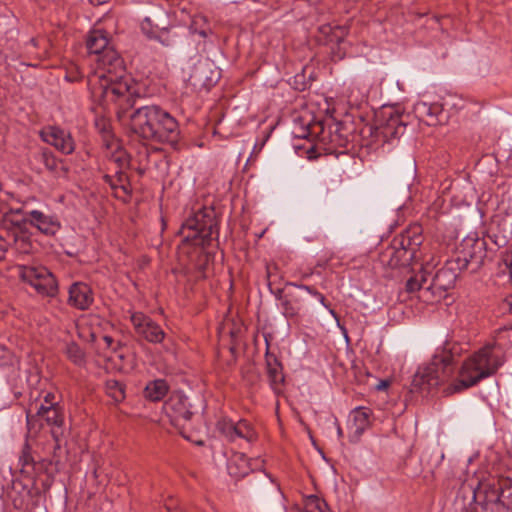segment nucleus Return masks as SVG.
I'll use <instances>...</instances> for the list:
<instances>
[{
    "label": "nucleus",
    "mask_w": 512,
    "mask_h": 512,
    "mask_svg": "<svg viewBox=\"0 0 512 512\" xmlns=\"http://www.w3.org/2000/svg\"><path fill=\"white\" fill-rule=\"evenodd\" d=\"M421 242V236L416 230H408L394 237L391 244L381 252L380 262L390 268L408 265L416 258Z\"/></svg>",
    "instance_id": "obj_7"
},
{
    "label": "nucleus",
    "mask_w": 512,
    "mask_h": 512,
    "mask_svg": "<svg viewBox=\"0 0 512 512\" xmlns=\"http://www.w3.org/2000/svg\"><path fill=\"white\" fill-rule=\"evenodd\" d=\"M31 210H26L25 208H12L10 209L11 214L22 215V218H25V213L30 212Z\"/></svg>",
    "instance_id": "obj_40"
},
{
    "label": "nucleus",
    "mask_w": 512,
    "mask_h": 512,
    "mask_svg": "<svg viewBox=\"0 0 512 512\" xmlns=\"http://www.w3.org/2000/svg\"><path fill=\"white\" fill-rule=\"evenodd\" d=\"M19 462L21 464L22 470L29 466H33L34 464L33 457L30 453V447L27 443L23 447L22 453L19 457Z\"/></svg>",
    "instance_id": "obj_37"
},
{
    "label": "nucleus",
    "mask_w": 512,
    "mask_h": 512,
    "mask_svg": "<svg viewBox=\"0 0 512 512\" xmlns=\"http://www.w3.org/2000/svg\"><path fill=\"white\" fill-rule=\"evenodd\" d=\"M20 278L43 297H55L58 283L54 275L44 266H20Z\"/></svg>",
    "instance_id": "obj_8"
},
{
    "label": "nucleus",
    "mask_w": 512,
    "mask_h": 512,
    "mask_svg": "<svg viewBox=\"0 0 512 512\" xmlns=\"http://www.w3.org/2000/svg\"><path fill=\"white\" fill-rule=\"evenodd\" d=\"M13 241L12 242H3L0 240V260L4 257V253L7 250V247H14L17 251L27 252L30 247V242L28 238L24 235H16L12 234Z\"/></svg>",
    "instance_id": "obj_29"
},
{
    "label": "nucleus",
    "mask_w": 512,
    "mask_h": 512,
    "mask_svg": "<svg viewBox=\"0 0 512 512\" xmlns=\"http://www.w3.org/2000/svg\"><path fill=\"white\" fill-rule=\"evenodd\" d=\"M328 505L325 500L316 495H310L305 499L304 512H326Z\"/></svg>",
    "instance_id": "obj_34"
},
{
    "label": "nucleus",
    "mask_w": 512,
    "mask_h": 512,
    "mask_svg": "<svg viewBox=\"0 0 512 512\" xmlns=\"http://www.w3.org/2000/svg\"><path fill=\"white\" fill-rule=\"evenodd\" d=\"M303 307V298L296 291H287L281 303L282 313L286 318L297 316Z\"/></svg>",
    "instance_id": "obj_23"
},
{
    "label": "nucleus",
    "mask_w": 512,
    "mask_h": 512,
    "mask_svg": "<svg viewBox=\"0 0 512 512\" xmlns=\"http://www.w3.org/2000/svg\"><path fill=\"white\" fill-rule=\"evenodd\" d=\"M36 415L45 418L47 424L52 426V437L59 444L60 437L63 435L62 425L64 422L59 406L56 403H51V405L41 404L37 409Z\"/></svg>",
    "instance_id": "obj_17"
},
{
    "label": "nucleus",
    "mask_w": 512,
    "mask_h": 512,
    "mask_svg": "<svg viewBox=\"0 0 512 512\" xmlns=\"http://www.w3.org/2000/svg\"><path fill=\"white\" fill-rule=\"evenodd\" d=\"M503 363V358L495 352V344H487L463 362L458 379L447 388V391L456 393L471 388L496 374Z\"/></svg>",
    "instance_id": "obj_3"
},
{
    "label": "nucleus",
    "mask_w": 512,
    "mask_h": 512,
    "mask_svg": "<svg viewBox=\"0 0 512 512\" xmlns=\"http://www.w3.org/2000/svg\"><path fill=\"white\" fill-rule=\"evenodd\" d=\"M86 47L96 63L94 72L88 76L92 96L103 104L114 103L123 110L133 107L135 99L141 97L139 84L127 74L123 59L110 45L108 33L102 29L91 30Z\"/></svg>",
    "instance_id": "obj_1"
},
{
    "label": "nucleus",
    "mask_w": 512,
    "mask_h": 512,
    "mask_svg": "<svg viewBox=\"0 0 512 512\" xmlns=\"http://www.w3.org/2000/svg\"><path fill=\"white\" fill-rule=\"evenodd\" d=\"M150 24V19L149 18H145L143 20V22L141 23V28L144 32H146V29H147V25Z\"/></svg>",
    "instance_id": "obj_44"
},
{
    "label": "nucleus",
    "mask_w": 512,
    "mask_h": 512,
    "mask_svg": "<svg viewBox=\"0 0 512 512\" xmlns=\"http://www.w3.org/2000/svg\"><path fill=\"white\" fill-rule=\"evenodd\" d=\"M16 224H29L48 236L55 235L61 228V224L57 216L53 214H46L43 211L36 209L25 213V218L17 221Z\"/></svg>",
    "instance_id": "obj_13"
},
{
    "label": "nucleus",
    "mask_w": 512,
    "mask_h": 512,
    "mask_svg": "<svg viewBox=\"0 0 512 512\" xmlns=\"http://www.w3.org/2000/svg\"><path fill=\"white\" fill-rule=\"evenodd\" d=\"M31 157L32 163L38 166L39 171L42 170L41 166L50 172H56L58 169V159L48 148H40L34 151Z\"/></svg>",
    "instance_id": "obj_22"
},
{
    "label": "nucleus",
    "mask_w": 512,
    "mask_h": 512,
    "mask_svg": "<svg viewBox=\"0 0 512 512\" xmlns=\"http://www.w3.org/2000/svg\"><path fill=\"white\" fill-rule=\"evenodd\" d=\"M217 226L214 210L203 208L185 220L180 233L185 242L205 247L210 244L214 234L218 237Z\"/></svg>",
    "instance_id": "obj_6"
},
{
    "label": "nucleus",
    "mask_w": 512,
    "mask_h": 512,
    "mask_svg": "<svg viewBox=\"0 0 512 512\" xmlns=\"http://www.w3.org/2000/svg\"><path fill=\"white\" fill-rule=\"evenodd\" d=\"M65 354L67 358L77 366H84L86 363L85 353L75 342L66 345Z\"/></svg>",
    "instance_id": "obj_30"
},
{
    "label": "nucleus",
    "mask_w": 512,
    "mask_h": 512,
    "mask_svg": "<svg viewBox=\"0 0 512 512\" xmlns=\"http://www.w3.org/2000/svg\"><path fill=\"white\" fill-rule=\"evenodd\" d=\"M500 265H504L506 269L512 268V250H505L500 256Z\"/></svg>",
    "instance_id": "obj_38"
},
{
    "label": "nucleus",
    "mask_w": 512,
    "mask_h": 512,
    "mask_svg": "<svg viewBox=\"0 0 512 512\" xmlns=\"http://www.w3.org/2000/svg\"><path fill=\"white\" fill-rule=\"evenodd\" d=\"M112 160L118 164L120 170H122L128 164L127 158L123 152H119L117 155H114Z\"/></svg>",
    "instance_id": "obj_39"
},
{
    "label": "nucleus",
    "mask_w": 512,
    "mask_h": 512,
    "mask_svg": "<svg viewBox=\"0 0 512 512\" xmlns=\"http://www.w3.org/2000/svg\"><path fill=\"white\" fill-rule=\"evenodd\" d=\"M130 129L138 137L157 143L177 145L180 138L178 121L158 105H144L129 116Z\"/></svg>",
    "instance_id": "obj_2"
},
{
    "label": "nucleus",
    "mask_w": 512,
    "mask_h": 512,
    "mask_svg": "<svg viewBox=\"0 0 512 512\" xmlns=\"http://www.w3.org/2000/svg\"><path fill=\"white\" fill-rule=\"evenodd\" d=\"M473 499L490 503L491 512H512V479H485L473 489Z\"/></svg>",
    "instance_id": "obj_5"
},
{
    "label": "nucleus",
    "mask_w": 512,
    "mask_h": 512,
    "mask_svg": "<svg viewBox=\"0 0 512 512\" xmlns=\"http://www.w3.org/2000/svg\"><path fill=\"white\" fill-rule=\"evenodd\" d=\"M417 117L428 126H435L439 123L438 115L442 108L437 103L417 102L414 106Z\"/></svg>",
    "instance_id": "obj_21"
},
{
    "label": "nucleus",
    "mask_w": 512,
    "mask_h": 512,
    "mask_svg": "<svg viewBox=\"0 0 512 512\" xmlns=\"http://www.w3.org/2000/svg\"><path fill=\"white\" fill-rule=\"evenodd\" d=\"M259 461L249 460L244 453L235 452L231 455L227 463V470L230 476L239 479L245 477L253 470L252 463L257 464Z\"/></svg>",
    "instance_id": "obj_19"
},
{
    "label": "nucleus",
    "mask_w": 512,
    "mask_h": 512,
    "mask_svg": "<svg viewBox=\"0 0 512 512\" xmlns=\"http://www.w3.org/2000/svg\"><path fill=\"white\" fill-rule=\"evenodd\" d=\"M68 304L78 310H87L94 302L91 287L84 282H74L68 290Z\"/></svg>",
    "instance_id": "obj_16"
},
{
    "label": "nucleus",
    "mask_w": 512,
    "mask_h": 512,
    "mask_svg": "<svg viewBox=\"0 0 512 512\" xmlns=\"http://www.w3.org/2000/svg\"><path fill=\"white\" fill-rule=\"evenodd\" d=\"M168 389L169 387L165 380L156 379L146 385L144 395L147 399L156 402L166 396Z\"/></svg>",
    "instance_id": "obj_26"
},
{
    "label": "nucleus",
    "mask_w": 512,
    "mask_h": 512,
    "mask_svg": "<svg viewBox=\"0 0 512 512\" xmlns=\"http://www.w3.org/2000/svg\"><path fill=\"white\" fill-rule=\"evenodd\" d=\"M219 73L212 71L209 63H198L189 76V83L195 89H210L218 80Z\"/></svg>",
    "instance_id": "obj_18"
},
{
    "label": "nucleus",
    "mask_w": 512,
    "mask_h": 512,
    "mask_svg": "<svg viewBox=\"0 0 512 512\" xmlns=\"http://www.w3.org/2000/svg\"><path fill=\"white\" fill-rule=\"evenodd\" d=\"M271 292L274 294L275 298L279 300L281 303H283V297L285 295L284 290L281 288L276 289L275 291L271 290Z\"/></svg>",
    "instance_id": "obj_41"
},
{
    "label": "nucleus",
    "mask_w": 512,
    "mask_h": 512,
    "mask_svg": "<svg viewBox=\"0 0 512 512\" xmlns=\"http://www.w3.org/2000/svg\"><path fill=\"white\" fill-rule=\"evenodd\" d=\"M163 410L170 423L179 430L185 439L189 440V436L185 434V429L192 418L193 412L190 410L188 398L181 392H174L164 403Z\"/></svg>",
    "instance_id": "obj_10"
},
{
    "label": "nucleus",
    "mask_w": 512,
    "mask_h": 512,
    "mask_svg": "<svg viewBox=\"0 0 512 512\" xmlns=\"http://www.w3.org/2000/svg\"><path fill=\"white\" fill-rule=\"evenodd\" d=\"M104 179L106 183L110 185L112 189H121L124 193H129L128 177L122 170H117L115 176L105 175Z\"/></svg>",
    "instance_id": "obj_32"
},
{
    "label": "nucleus",
    "mask_w": 512,
    "mask_h": 512,
    "mask_svg": "<svg viewBox=\"0 0 512 512\" xmlns=\"http://www.w3.org/2000/svg\"><path fill=\"white\" fill-rule=\"evenodd\" d=\"M299 137H306V134L303 133V134L299 135Z\"/></svg>",
    "instance_id": "obj_50"
},
{
    "label": "nucleus",
    "mask_w": 512,
    "mask_h": 512,
    "mask_svg": "<svg viewBox=\"0 0 512 512\" xmlns=\"http://www.w3.org/2000/svg\"><path fill=\"white\" fill-rule=\"evenodd\" d=\"M31 418H32V417H31L29 414H27V422H28V424H30V422H31Z\"/></svg>",
    "instance_id": "obj_48"
},
{
    "label": "nucleus",
    "mask_w": 512,
    "mask_h": 512,
    "mask_svg": "<svg viewBox=\"0 0 512 512\" xmlns=\"http://www.w3.org/2000/svg\"><path fill=\"white\" fill-rule=\"evenodd\" d=\"M455 368V356L450 349L438 351L431 361L424 367H420L412 380V389L421 393H429L445 383L453 375Z\"/></svg>",
    "instance_id": "obj_4"
},
{
    "label": "nucleus",
    "mask_w": 512,
    "mask_h": 512,
    "mask_svg": "<svg viewBox=\"0 0 512 512\" xmlns=\"http://www.w3.org/2000/svg\"><path fill=\"white\" fill-rule=\"evenodd\" d=\"M105 389L107 395L112 398L114 402H121L124 400L125 388L121 382L115 379H108L105 383Z\"/></svg>",
    "instance_id": "obj_31"
},
{
    "label": "nucleus",
    "mask_w": 512,
    "mask_h": 512,
    "mask_svg": "<svg viewBox=\"0 0 512 512\" xmlns=\"http://www.w3.org/2000/svg\"><path fill=\"white\" fill-rule=\"evenodd\" d=\"M190 31L206 38L210 33V28L206 23L205 17L201 15L194 16L190 24Z\"/></svg>",
    "instance_id": "obj_35"
},
{
    "label": "nucleus",
    "mask_w": 512,
    "mask_h": 512,
    "mask_svg": "<svg viewBox=\"0 0 512 512\" xmlns=\"http://www.w3.org/2000/svg\"><path fill=\"white\" fill-rule=\"evenodd\" d=\"M334 424H335V425H336V427H337V435H338V437H339V438H340V437H342V436H343V431H342V429H341V427H340V424L338 423V420H337V419H334Z\"/></svg>",
    "instance_id": "obj_43"
},
{
    "label": "nucleus",
    "mask_w": 512,
    "mask_h": 512,
    "mask_svg": "<svg viewBox=\"0 0 512 512\" xmlns=\"http://www.w3.org/2000/svg\"><path fill=\"white\" fill-rule=\"evenodd\" d=\"M486 253V241L476 234L468 235L460 243L455 260L460 268L467 269L470 266L472 271H476L483 265Z\"/></svg>",
    "instance_id": "obj_9"
},
{
    "label": "nucleus",
    "mask_w": 512,
    "mask_h": 512,
    "mask_svg": "<svg viewBox=\"0 0 512 512\" xmlns=\"http://www.w3.org/2000/svg\"><path fill=\"white\" fill-rule=\"evenodd\" d=\"M431 269L430 265L427 264L422 266L419 272L415 275L411 276L406 282V290L409 293H413L416 291L421 292L420 297H426L431 290H427V286L430 282Z\"/></svg>",
    "instance_id": "obj_20"
},
{
    "label": "nucleus",
    "mask_w": 512,
    "mask_h": 512,
    "mask_svg": "<svg viewBox=\"0 0 512 512\" xmlns=\"http://www.w3.org/2000/svg\"><path fill=\"white\" fill-rule=\"evenodd\" d=\"M267 373L272 389L278 391L284 382V375L281 363L276 358H267Z\"/></svg>",
    "instance_id": "obj_27"
},
{
    "label": "nucleus",
    "mask_w": 512,
    "mask_h": 512,
    "mask_svg": "<svg viewBox=\"0 0 512 512\" xmlns=\"http://www.w3.org/2000/svg\"><path fill=\"white\" fill-rule=\"evenodd\" d=\"M286 286H292V287H295L299 290H303V291H306L307 293L313 295L314 297H316V299L319 300V302L325 306V307H328L327 304H326V299L324 297L323 294H321L320 292H318L317 290H315L313 287L311 286H308V285H304V284H297V283H294V282H288L286 284Z\"/></svg>",
    "instance_id": "obj_36"
},
{
    "label": "nucleus",
    "mask_w": 512,
    "mask_h": 512,
    "mask_svg": "<svg viewBox=\"0 0 512 512\" xmlns=\"http://www.w3.org/2000/svg\"><path fill=\"white\" fill-rule=\"evenodd\" d=\"M348 34L346 26H337L333 31V38L336 43L331 48L332 57L334 60H342L347 52V42L345 36Z\"/></svg>",
    "instance_id": "obj_24"
},
{
    "label": "nucleus",
    "mask_w": 512,
    "mask_h": 512,
    "mask_svg": "<svg viewBox=\"0 0 512 512\" xmlns=\"http://www.w3.org/2000/svg\"><path fill=\"white\" fill-rule=\"evenodd\" d=\"M131 323L140 337L152 344L161 343L165 332L152 318L142 312H134L130 316Z\"/></svg>",
    "instance_id": "obj_12"
},
{
    "label": "nucleus",
    "mask_w": 512,
    "mask_h": 512,
    "mask_svg": "<svg viewBox=\"0 0 512 512\" xmlns=\"http://www.w3.org/2000/svg\"><path fill=\"white\" fill-rule=\"evenodd\" d=\"M91 4L93 5H101L103 3H106L107 0H89Z\"/></svg>",
    "instance_id": "obj_45"
},
{
    "label": "nucleus",
    "mask_w": 512,
    "mask_h": 512,
    "mask_svg": "<svg viewBox=\"0 0 512 512\" xmlns=\"http://www.w3.org/2000/svg\"><path fill=\"white\" fill-rule=\"evenodd\" d=\"M166 508H167L168 512H174L173 507L171 505H166Z\"/></svg>",
    "instance_id": "obj_47"
},
{
    "label": "nucleus",
    "mask_w": 512,
    "mask_h": 512,
    "mask_svg": "<svg viewBox=\"0 0 512 512\" xmlns=\"http://www.w3.org/2000/svg\"><path fill=\"white\" fill-rule=\"evenodd\" d=\"M217 428L231 442L237 439L253 442L257 437L256 432L246 420L234 422L230 419H222L218 422Z\"/></svg>",
    "instance_id": "obj_15"
},
{
    "label": "nucleus",
    "mask_w": 512,
    "mask_h": 512,
    "mask_svg": "<svg viewBox=\"0 0 512 512\" xmlns=\"http://www.w3.org/2000/svg\"><path fill=\"white\" fill-rule=\"evenodd\" d=\"M30 43H31L34 47L37 45V41H36V39H34V38H32V39L30 40Z\"/></svg>",
    "instance_id": "obj_46"
},
{
    "label": "nucleus",
    "mask_w": 512,
    "mask_h": 512,
    "mask_svg": "<svg viewBox=\"0 0 512 512\" xmlns=\"http://www.w3.org/2000/svg\"><path fill=\"white\" fill-rule=\"evenodd\" d=\"M511 233L502 232L500 226L497 229L491 227L488 231L487 238L498 248H504L509 242Z\"/></svg>",
    "instance_id": "obj_33"
},
{
    "label": "nucleus",
    "mask_w": 512,
    "mask_h": 512,
    "mask_svg": "<svg viewBox=\"0 0 512 512\" xmlns=\"http://www.w3.org/2000/svg\"><path fill=\"white\" fill-rule=\"evenodd\" d=\"M432 270V267L430 266ZM463 270L460 268L458 262L455 259L447 260L445 265L440 268L433 276L430 275V282L427 286V290H448L452 288L456 282L459 271Z\"/></svg>",
    "instance_id": "obj_14"
},
{
    "label": "nucleus",
    "mask_w": 512,
    "mask_h": 512,
    "mask_svg": "<svg viewBox=\"0 0 512 512\" xmlns=\"http://www.w3.org/2000/svg\"><path fill=\"white\" fill-rule=\"evenodd\" d=\"M196 444H197V445H202V444H203V442H202V441H197V442H196Z\"/></svg>",
    "instance_id": "obj_49"
},
{
    "label": "nucleus",
    "mask_w": 512,
    "mask_h": 512,
    "mask_svg": "<svg viewBox=\"0 0 512 512\" xmlns=\"http://www.w3.org/2000/svg\"><path fill=\"white\" fill-rule=\"evenodd\" d=\"M405 127L399 115H391L383 127L382 134L385 137L397 138L403 134Z\"/></svg>",
    "instance_id": "obj_28"
},
{
    "label": "nucleus",
    "mask_w": 512,
    "mask_h": 512,
    "mask_svg": "<svg viewBox=\"0 0 512 512\" xmlns=\"http://www.w3.org/2000/svg\"><path fill=\"white\" fill-rule=\"evenodd\" d=\"M351 415L355 434L360 436L370 426L372 412L369 408L357 407L352 411Z\"/></svg>",
    "instance_id": "obj_25"
},
{
    "label": "nucleus",
    "mask_w": 512,
    "mask_h": 512,
    "mask_svg": "<svg viewBox=\"0 0 512 512\" xmlns=\"http://www.w3.org/2000/svg\"><path fill=\"white\" fill-rule=\"evenodd\" d=\"M54 399H55V395L53 393H47L44 398L45 403L47 405H51V403H54Z\"/></svg>",
    "instance_id": "obj_42"
},
{
    "label": "nucleus",
    "mask_w": 512,
    "mask_h": 512,
    "mask_svg": "<svg viewBox=\"0 0 512 512\" xmlns=\"http://www.w3.org/2000/svg\"><path fill=\"white\" fill-rule=\"evenodd\" d=\"M39 135L45 143L53 146L64 155H70L75 150V141L71 133L64 128L48 125L40 130Z\"/></svg>",
    "instance_id": "obj_11"
}]
</instances>
